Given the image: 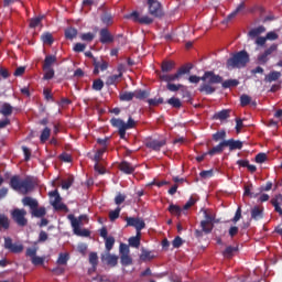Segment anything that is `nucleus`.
Segmentation results:
<instances>
[{
  "instance_id": "obj_1",
  "label": "nucleus",
  "mask_w": 282,
  "mask_h": 282,
  "mask_svg": "<svg viewBox=\"0 0 282 282\" xmlns=\"http://www.w3.org/2000/svg\"><path fill=\"white\" fill-rule=\"evenodd\" d=\"M199 80H203V83H204L198 88L200 94H206V96H210V95L215 94V91H217V88L213 85L221 84L224 80V77L215 74V72H213V70L205 72L202 77H199L197 75H191L188 77V82L194 85H197L199 83Z\"/></svg>"
},
{
  "instance_id": "obj_2",
  "label": "nucleus",
  "mask_w": 282,
  "mask_h": 282,
  "mask_svg": "<svg viewBox=\"0 0 282 282\" xmlns=\"http://www.w3.org/2000/svg\"><path fill=\"white\" fill-rule=\"evenodd\" d=\"M10 188L22 193V195H28L34 191V181L32 177L26 176L24 180L20 175H13L9 182Z\"/></svg>"
},
{
  "instance_id": "obj_3",
  "label": "nucleus",
  "mask_w": 282,
  "mask_h": 282,
  "mask_svg": "<svg viewBox=\"0 0 282 282\" xmlns=\"http://www.w3.org/2000/svg\"><path fill=\"white\" fill-rule=\"evenodd\" d=\"M250 63V55L247 51H240L227 59V69H241Z\"/></svg>"
},
{
  "instance_id": "obj_4",
  "label": "nucleus",
  "mask_w": 282,
  "mask_h": 282,
  "mask_svg": "<svg viewBox=\"0 0 282 282\" xmlns=\"http://www.w3.org/2000/svg\"><path fill=\"white\" fill-rule=\"evenodd\" d=\"M110 124L115 129H118L119 138L121 140H126L127 139V130L135 129L137 122H135V120H133V117H129L127 122H124V120H122V119L112 118L110 120Z\"/></svg>"
},
{
  "instance_id": "obj_5",
  "label": "nucleus",
  "mask_w": 282,
  "mask_h": 282,
  "mask_svg": "<svg viewBox=\"0 0 282 282\" xmlns=\"http://www.w3.org/2000/svg\"><path fill=\"white\" fill-rule=\"evenodd\" d=\"M68 219L70 220L72 228L74 230V234L77 235V237H89L91 232L89 229H80V223L83 221V216H79V218L74 217V215H69Z\"/></svg>"
},
{
  "instance_id": "obj_6",
  "label": "nucleus",
  "mask_w": 282,
  "mask_h": 282,
  "mask_svg": "<svg viewBox=\"0 0 282 282\" xmlns=\"http://www.w3.org/2000/svg\"><path fill=\"white\" fill-rule=\"evenodd\" d=\"M26 215H28V212L24 208L22 209L15 208L11 212L12 220L21 228H24V226H28V218H25Z\"/></svg>"
},
{
  "instance_id": "obj_7",
  "label": "nucleus",
  "mask_w": 282,
  "mask_h": 282,
  "mask_svg": "<svg viewBox=\"0 0 282 282\" xmlns=\"http://www.w3.org/2000/svg\"><path fill=\"white\" fill-rule=\"evenodd\" d=\"M204 217L205 219L200 221V228H203L205 235H210L215 228V216H213V214H208V210H204Z\"/></svg>"
},
{
  "instance_id": "obj_8",
  "label": "nucleus",
  "mask_w": 282,
  "mask_h": 282,
  "mask_svg": "<svg viewBox=\"0 0 282 282\" xmlns=\"http://www.w3.org/2000/svg\"><path fill=\"white\" fill-rule=\"evenodd\" d=\"M149 13L156 19H162L164 17V10L162 9V3L158 0H148Z\"/></svg>"
},
{
  "instance_id": "obj_9",
  "label": "nucleus",
  "mask_w": 282,
  "mask_h": 282,
  "mask_svg": "<svg viewBox=\"0 0 282 282\" xmlns=\"http://www.w3.org/2000/svg\"><path fill=\"white\" fill-rule=\"evenodd\" d=\"M126 19H132L134 23H140L141 25H151V23H153V18L149 15L140 17V13L138 11L129 13L128 15H126Z\"/></svg>"
},
{
  "instance_id": "obj_10",
  "label": "nucleus",
  "mask_w": 282,
  "mask_h": 282,
  "mask_svg": "<svg viewBox=\"0 0 282 282\" xmlns=\"http://www.w3.org/2000/svg\"><path fill=\"white\" fill-rule=\"evenodd\" d=\"M127 227L131 226L132 228H135V230H144L147 228V223H144V219L142 218H135V217H126Z\"/></svg>"
},
{
  "instance_id": "obj_11",
  "label": "nucleus",
  "mask_w": 282,
  "mask_h": 282,
  "mask_svg": "<svg viewBox=\"0 0 282 282\" xmlns=\"http://www.w3.org/2000/svg\"><path fill=\"white\" fill-rule=\"evenodd\" d=\"M145 147L147 149H152V151H161L162 147H166V139H147Z\"/></svg>"
},
{
  "instance_id": "obj_12",
  "label": "nucleus",
  "mask_w": 282,
  "mask_h": 282,
  "mask_svg": "<svg viewBox=\"0 0 282 282\" xmlns=\"http://www.w3.org/2000/svg\"><path fill=\"white\" fill-rule=\"evenodd\" d=\"M93 65L95 67L93 70V74H95V76H98L100 72H107V69H109V62L102 58L101 59L94 58Z\"/></svg>"
},
{
  "instance_id": "obj_13",
  "label": "nucleus",
  "mask_w": 282,
  "mask_h": 282,
  "mask_svg": "<svg viewBox=\"0 0 282 282\" xmlns=\"http://www.w3.org/2000/svg\"><path fill=\"white\" fill-rule=\"evenodd\" d=\"M51 197H55L54 200L52 202L53 208L55 210H67V205L61 203V194H58V189H55L53 192H50Z\"/></svg>"
},
{
  "instance_id": "obj_14",
  "label": "nucleus",
  "mask_w": 282,
  "mask_h": 282,
  "mask_svg": "<svg viewBox=\"0 0 282 282\" xmlns=\"http://www.w3.org/2000/svg\"><path fill=\"white\" fill-rule=\"evenodd\" d=\"M4 248L13 254H19L23 252V245H17L12 242V238H4Z\"/></svg>"
},
{
  "instance_id": "obj_15",
  "label": "nucleus",
  "mask_w": 282,
  "mask_h": 282,
  "mask_svg": "<svg viewBox=\"0 0 282 282\" xmlns=\"http://www.w3.org/2000/svg\"><path fill=\"white\" fill-rule=\"evenodd\" d=\"M99 41L102 45H107V43H113V35L109 32V29L104 28L99 31Z\"/></svg>"
},
{
  "instance_id": "obj_16",
  "label": "nucleus",
  "mask_w": 282,
  "mask_h": 282,
  "mask_svg": "<svg viewBox=\"0 0 282 282\" xmlns=\"http://www.w3.org/2000/svg\"><path fill=\"white\" fill-rule=\"evenodd\" d=\"M225 147H229V151H241L243 149V142L240 140L229 139L224 140Z\"/></svg>"
},
{
  "instance_id": "obj_17",
  "label": "nucleus",
  "mask_w": 282,
  "mask_h": 282,
  "mask_svg": "<svg viewBox=\"0 0 282 282\" xmlns=\"http://www.w3.org/2000/svg\"><path fill=\"white\" fill-rule=\"evenodd\" d=\"M101 261H106L107 265L116 268V265H118V256H113L108 251L106 254L101 256Z\"/></svg>"
},
{
  "instance_id": "obj_18",
  "label": "nucleus",
  "mask_w": 282,
  "mask_h": 282,
  "mask_svg": "<svg viewBox=\"0 0 282 282\" xmlns=\"http://www.w3.org/2000/svg\"><path fill=\"white\" fill-rule=\"evenodd\" d=\"M119 171H122V173H126V175H132V173H135V166L127 161H123L119 164Z\"/></svg>"
},
{
  "instance_id": "obj_19",
  "label": "nucleus",
  "mask_w": 282,
  "mask_h": 282,
  "mask_svg": "<svg viewBox=\"0 0 282 282\" xmlns=\"http://www.w3.org/2000/svg\"><path fill=\"white\" fill-rule=\"evenodd\" d=\"M228 118H230V109H223L214 113L212 117V119L220 120V122H224V120H228Z\"/></svg>"
},
{
  "instance_id": "obj_20",
  "label": "nucleus",
  "mask_w": 282,
  "mask_h": 282,
  "mask_svg": "<svg viewBox=\"0 0 282 282\" xmlns=\"http://www.w3.org/2000/svg\"><path fill=\"white\" fill-rule=\"evenodd\" d=\"M58 61L56 55H46L44 58V63L42 69H53L52 66Z\"/></svg>"
},
{
  "instance_id": "obj_21",
  "label": "nucleus",
  "mask_w": 282,
  "mask_h": 282,
  "mask_svg": "<svg viewBox=\"0 0 282 282\" xmlns=\"http://www.w3.org/2000/svg\"><path fill=\"white\" fill-rule=\"evenodd\" d=\"M226 147L225 141H221L216 147L207 151V154L213 158V155H221L224 153V148Z\"/></svg>"
},
{
  "instance_id": "obj_22",
  "label": "nucleus",
  "mask_w": 282,
  "mask_h": 282,
  "mask_svg": "<svg viewBox=\"0 0 282 282\" xmlns=\"http://www.w3.org/2000/svg\"><path fill=\"white\" fill-rule=\"evenodd\" d=\"M22 204H23V206H29V208H31L32 212L35 208H39V200L34 199L30 196H25L24 198H22Z\"/></svg>"
},
{
  "instance_id": "obj_23",
  "label": "nucleus",
  "mask_w": 282,
  "mask_h": 282,
  "mask_svg": "<svg viewBox=\"0 0 282 282\" xmlns=\"http://www.w3.org/2000/svg\"><path fill=\"white\" fill-rule=\"evenodd\" d=\"M251 219H253L254 221L263 219V207L254 206L251 209Z\"/></svg>"
},
{
  "instance_id": "obj_24",
  "label": "nucleus",
  "mask_w": 282,
  "mask_h": 282,
  "mask_svg": "<svg viewBox=\"0 0 282 282\" xmlns=\"http://www.w3.org/2000/svg\"><path fill=\"white\" fill-rule=\"evenodd\" d=\"M263 32H265V26L260 25L256 29H251L248 32V36H249V39H259V35L263 34Z\"/></svg>"
},
{
  "instance_id": "obj_25",
  "label": "nucleus",
  "mask_w": 282,
  "mask_h": 282,
  "mask_svg": "<svg viewBox=\"0 0 282 282\" xmlns=\"http://www.w3.org/2000/svg\"><path fill=\"white\" fill-rule=\"evenodd\" d=\"M160 80H163L164 83H173L175 80H180V75L177 73L173 75H167V74H160L159 75Z\"/></svg>"
},
{
  "instance_id": "obj_26",
  "label": "nucleus",
  "mask_w": 282,
  "mask_h": 282,
  "mask_svg": "<svg viewBox=\"0 0 282 282\" xmlns=\"http://www.w3.org/2000/svg\"><path fill=\"white\" fill-rule=\"evenodd\" d=\"M1 230H10V218L6 214H0V232Z\"/></svg>"
},
{
  "instance_id": "obj_27",
  "label": "nucleus",
  "mask_w": 282,
  "mask_h": 282,
  "mask_svg": "<svg viewBox=\"0 0 282 282\" xmlns=\"http://www.w3.org/2000/svg\"><path fill=\"white\" fill-rule=\"evenodd\" d=\"M12 111H14V108L12 107V105L8 102L2 104L0 108L1 116H4V118H8L12 113Z\"/></svg>"
},
{
  "instance_id": "obj_28",
  "label": "nucleus",
  "mask_w": 282,
  "mask_h": 282,
  "mask_svg": "<svg viewBox=\"0 0 282 282\" xmlns=\"http://www.w3.org/2000/svg\"><path fill=\"white\" fill-rule=\"evenodd\" d=\"M174 68H175V62L173 61L162 62L161 69L163 74H169V72H173Z\"/></svg>"
},
{
  "instance_id": "obj_29",
  "label": "nucleus",
  "mask_w": 282,
  "mask_h": 282,
  "mask_svg": "<svg viewBox=\"0 0 282 282\" xmlns=\"http://www.w3.org/2000/svg\"><path fill=\"white\" fill-rule=\"evenodd\" d=\"M133 98H134V93H131V91H123L119 94V100H121V102H131Z\"/></svg>"
},
{
  "instance_id": "obj_30",
  "label": "nucleus",
  "mask_w": 282,
  "mask_h": 282,
  "mask_svg": "<svg viewBox=\"0 0 282 282\" xmlns=\"http://www.w3.org/2000/svg\"><path fill=\"white\" fill-rule=\"evenodd\" d=\"M281 78V73L273 70L264 77L265 83H274Z\"/></svg>"
},
{
  "instance_id": "obj_31",
  "label": "nucleus",
  "mask_w": 282,
  "mask_h": 282,
  "mask_svg": "<svg viewBox=\"0 0 282 282\" xmlns=\"http://www.w3.org/2000/svg\"><path fill=\"white\" fill-rule=\"evenodd\" d=\"M223 89H230V87H238L239 79H227L225 82H220Z\"/></svg>"
},
{
  "instance_id": "obj_32",
  "label": "nucleus",
  "mask_w": 282,
  "mask_h": 282,
  "mask_svg": "<svg viewBox=\"0 0 282 282\" xmlns=\"http://www.w3.org/2000/svg\"><path fill=\"white\" fill-rule=\"evenodd\" d=\"M78 36V30L74 28H68L65 30V37L68 39V41H74Z\"/></svg>"
},
{
  "instance_id": "obj_33",
  "label": "nucleus",
  "mask_w": 282,
  "mask_h": 282,
  "mask_svg": "<svg viewBox=\"0 0 282 282\" xmlns=\"http://www.w3.org/2000/svg\"><path fill=\"white\" fill-rule=\"evenodd\" d=\"M169 213H171V215H175V217H182V207L171 204L167 208Z\"/></svg>"
},
{
  "instance_id": "obj_34",
  "label": "nucleus",
  "mask_w": 282,
  "mask_h": 282,
  "mask_svg": "<svg viewBox=\"0 0 282 282\" xmlns=\"http://www.w3.org/2000/svg\"><path fill=\"white\" fill-rule=\"evenodd\" d=\"M116 245V238L113 236H109L108 238H105V246L107 252H111L113 250V246Z\"/></svg>"
},
{
  "instance_id": "obj_35",
  "label": "nucleus",
  "mask_w": 282,
  "mask_h": 282,
  "mask_svg": "<svg viewBox=\"0 0 282 282\" xmlns=\"http://www.w3.org/2000/svg\"><path fill=\"white\" fill-rule=\"evenodd\" d=\"M191 69H193V64H186V65L182 66L181 68H178L176 74L181 78L182 76H184V74H191Z\"/></svg>"
},
{
  "instance_id": "obj_36",
  "label": "nucleus",
  "mask_w": 282,
  "mask_h": 282,
  "mask_svg": "<svg viewBox=\"0 0 282 282\" xmlns=\"http://www.w3.org/2000/svg\"><path fill=\"white\" fill-rule=\"evenodd\" d=\"M122 78V74H118V75H110L107 77L106 79V85L108 87H111V85H116V83H118V79Z\"/></svg>"
},
{
  "instance_id": "obj_37",
  "label": "nucleus",
  "mask_w": 282,
  "mask_h": 282,
  "mask_svg": "<svg viewBox=\"0 0 282 282\" xmlns=\"http://www.w3.org/2000/svg\"><path fill=\"white\" fill-rule=\"evenodd\" d=\"M50 135H52V130L46 127V128L42 131V133H41V135H40V141H41L42 143L47 142V141L50 140Z\"/></svg>"
},
{
  "instance_id": "obj_38",
  "label": "nucleus",
  "mask_w": 282,
  "mask_h": 282,
  "mask_svg": "<svg viewBox=\"0 0 282 282\" xmlns=\"http://www.w3.org/2000/svg\"><path fill=\"white\" fill-rule=\"evenodd\" d=\"M41 39L45 45H52L54 43V36L50 32L42 34Z\"/></svg>"
},
{
  "instance_id": "obj_39",
  "label": "nucleus",
  "mask_w": 282,
  "mask_h": 282,
  "mask_svg": "<svg viewBox=\"0 0 282 282\" xmlns=\"http://www.w3.org/2000/svg\"><path fill=\"white\" fill-rule=\"evenodd\" d=\"M68 261H69V254L68 253H59L56 263H57V265H67Z\"/></svg>"
},
{
  "instance_id": "obj_40",
  "label": "nucleus",
  "mask_w": 282,
  "mask_h": 282,
  "mask_svg": "<svg viewBox=\"0 0 282 282\" xmlns=\"http://www.w3.org/2000/svg\"><path fill=\"white\" fill-rule=\"evenodd\" d=\"M33 217H45V215H47V212L45 210V207H35V209H33L32 212Z\"/></svg>"
},
{
  "instance_id": "obj_41",
  "label": "nucleus",
  "mask_w": 282,
  "mask_h": 282,
  "mask_svg": "<svg viewBox=\"0 0 282 282\" xmlns=\"http://www.w3.org/2000/svg\"><path fill=\"white\" fill-rule=\"evenodd\" d=\"M237 250H239V248L229 246L225 249V252H223V257H225L226 259H230L232 258V253L237 252Z\"/></svg>"
},
{
  "instance_id": "obj_42",
  "label": "nucleus",
  "mask_w": 282,
  "mask_h": 282,
  "mask_svg": "<svg viewBox=\"0 0 282 282\" xmlns=\"http://www.w3.org/2000/svg\"><path fill=\"white\" fill-rule=\"evenodd\" d=\"M89 263L96 270L98 267V253L97 252H90L89 253Z\"/></svg>"
},
{
  "instance_id": "obj_43",
  "label": "nucleus",
  "mask_w": 282,
  "mask_h": 282,
  "mask_svg": "<svg viewBox=\"0 0 282 282\" xmlns=\"http://www.w3.org/2000/svg\"><path fill=\"white\" fill-rule=\"evenodd\" d=\"M133 94L137 100H147V98H149V93L147 90H135Z\"/></svg>"
},
{
  "instance_id": "obj_44",
  "label": "nucleus",
  "mask_w": 282,
  "mask_h": 282,
  "mask_svg": "<svg viewBox=\"0 0 282 282\" xmlns=\"http://www.w3.org/2000/svg\"><path fill=\"white\" fill-rule=\"evenodd\" d=\"M213 140L214 142H219V140H226V130H220L217 131L216 133L213 134Z\"/></svg>"
},
{
  "instance_id": "obj_45",
  "label": "nucleus",
  "mask_w": 282,
  "mask_h": 282,
  "mask_svg": "<svg viewBox=\"0 0 282 282\" xmlns=\"http://www.w3.org/2000/svg\"><path fill=\"white\" fill-rule=\"evenodd\" d=\"M105 87V82H102V79H95L93 82V89L95 91H102V88Z\"/></svg>"
},
{
  "instance_id": "obj_46",
  "label": "nucleus",
  "mask_w": 282,
  "mask_h": 282,
  "mask_svg": "<svg viewBox=\"0 0 282 282\" xmlns=\"http://www.w3.org/2000/svg\"><path fill=\"white\" fill-rule=\"evenodd\" d=\"M167 105H171L174 109H180L182 107V101L180 98L172 97L167 100Z\"/></svg>"
},
{
  "instance_id": "obj_47",
  "label": "nucleus",
  "mask_w": 282,
  "mask_h": 282,
  "mask_svg": "<svg viewBox=\"0 0 282 282\" xmlns=\"http://www.w3.org/2000/svg\"><path fill=\"white\" fill-rule=\"evenodd\" d=\"M101 22L104 25H111L113 23V17L110 13H104L101 15Z\"/></svg>"
},
{
  "instance_id": "obj_48",
  "label": "nucleus",
  "mask_w": 282,
  "mask_h": 282,
  "mask_svg": "<svg viewBox=\"0 0 282 282\" xmlns=\"http://www.w3.org/2000/svg\"><path fill=\"white\" fill-rule=\"evenodd\" d=\"M122 208L117 207L115 210L109 212V219L110 221H116L120 217V212Z\"/></svg>"
},
{
  "instance_id": "obj_49",
  "label": "nucleus",
  "mask_w": 282,
  "mask_h": 282,
  "mask_svg": "<svg viewBox=\"0 0 282 282\" xmlns=\"http://www.w3.org/2000/svg\"><path fill=\"white\" fill-rule=\"evenodd\" d=\"M107 152V148H101L96 151L95 156H94V162H100L102 160V156Z\"/></svg>"
},
{
  "instance_id": "obj_50",
  "label": "nucleus",
  "mask_w": 282,
  "mask_h": 282,
  "mask_svg": "<svg viewBox=\"0 0 282 282\" xmlns=\"http://www.w3.org/2000/svg\"><path fill=\"white\" fill-rule=\"evenodd\" d=\"M43 72H44L43 80H52V78H54V75H55L54 68H46V69H43Z\"/></svg>"
},
{
  "instance_id": "obj_51",
  "label": "nucleus",
  "mask_w": 282,
  "mask_h": 282,
  "mask_svg": "<svg viewBox=\"0 0 282 282\" xmlns=\"http://www.w3.org/2000/svg\"><path fill=\"white\" fill-rule=\"evenodd\" d=\"M251 100H252L251 96H248L246 94L241 95L240 96V105H241V107H248V105H250Z\"/></svg>"
},
{
  "instance_id": "obj_52",
  "label": "nucleus",
  "mask_w": 282,
  "mask_h": 282,
  "mask_svg": "<svg viewBox=\"0 0 282 282\" xmlns=\"http://www.w3.org/2000/svg\"><path fill=\"white\" fill-rule=\"evenodd\" d=\"M72 184H74V176H69L66 181H63V191H69V188H72Z\"/></svg>"
},
{
  "instance_id": "obj_53",
  "label": "nucleus",
  "mask_w": 282,
  "mask_h": 282,
  "mask_svg": "<svg viewBox=\"0 0 282 282\" xmlns=\"http://www.w3.org/2000/svg\"><path fill=\"white\" fill-rule=\"evenodd\" d=\"M181 96L182 98H185L186 102H189L191 100V91H188V88L186 86L181 87Z\"/></svg>"
},
{
  "instance_id": "obj_54",
  "label": "nucleus",
  "mask_w": 282,
  "mask_h": 282,
  "mask_svg": "<svg viewBox=\"0 0 282 282\" xmlns=\"http://www.w3.org/2000/svg\"><path fill=\"white\" fill-rule=\"evenodd\" d=\"M127 199V195L122 193H118L115 197V204L117 206H120V204H124V200Z\"/></svg>"
},
{
  "instance_id": "obj_55",
  "label": "nucleus",
  "mask_w": 282,
  "mask_h": 282,
  "mask_svg": "<svg viewBox=\"0 0 282 282\" xmlns=\"http://www.w3.org/2000/svg\"><path fill=\"white\" fill-rule=\"evenodd\" d=\"M133 263V259L129 254L121 256V264L123 265H131Z\"/></svg>"
},
{
  "instance_id": "obj_56",
  "label": "nucleus",
  "mask_w": 282,
  "mask_h": 282,
  "mask_svg": "<svg viewBox=\"0 0 282 282\" xmlns=\"http://www.w3.org/2000/svg\"><path fill=\"white\" fill-rule=\"evenodd\" d=\"M269 55H267L264 52L260 55H258V63L259 65H265L268 63V61H270V57H268Z\"/></svg>"
},
{
  "instance_id": "obj_57",
  "label": "nucleus",
  "mask_w": 282,
  "mask_h": 282,
  "mask_svg": "<svg viewBox=\"0 0 282 282\" xmlns=\"http://www.w3.org/2000/svg\"><path fill=\"white\" fill-rule=\"evenodd\" d=\"M128 243L131 248H140V238H134V236H132L129 238Z\"/></svg>"
},
{
  "instance_id": "obj_58",
  "label": "nucleus",
  "mask_w": 282,
  "mask_h": 282,
  "mask_svg": "<svg viewBox=\"0 0 282 282\" xmlns=\"http://www.w3.org/2000/svg\"><path fill=\"white\" fill-rule=\"evenodd\" d=\"M41 21H43V17L33 18L30 20V28H39L41 25Z\"/></svg>"
},
{
  "instance_id": "obj_59",
  "label": "nucleus",
  "mask_w": 282,
  "mask_h": 282,
  "mask_svg": "<svg viewBox=\"0 0 282 282\" xmlns=\"http://www.w3.org/2000/svg\"><path fill=\"white\" fill-rule=\"evenodd\" d=\"M141 261H148L153 259V256H151V251L142 249V253L140 256Z\"/></svg>"
},
{
  "instance_id": "obj_60",
  "label": "nucleus",
  "mask_w": 282,
  "mask_h": 282,
  "mask_svg": "<svg viewBox=\"0 0 282 282\" xmlns=\"http://www.w3.org/2000/svg\"><path fill=\"white\" fill-rule=\"evenodd\" d=\"M166 87H167L169 91H180L182 89V87H184V85H182V84L175 85V84L169 83L166 85Z\"/></svg>"
},
{
  "instance_id": "obj_61",
  "label": "nucleus",
  "mask_w": 282,
  "mask_h": 282,
  "mask_svg": "<svg viewBox=\"0 0 282 282\" xmlns=\"http://www.w3.org/2000/svg\"><path fill=\"white\" fill-rule=\"evenodd\" d=\"M96 35H94V33L88 32V33H84L82 34L80 39L82 41H87L88 43H91V41H94Z\"/></svg>"
},
{
  "instance_id": "obj_62",
  "label": "nucleus",
  "mask_w": 282,
  "mask_h": 282,
  "mask_svg": "<svg viewBox=\"0 0 282 282\" xmlns=\"http://www.w3.org/2000/svg\"><path fill=\"white\" fill-rule=\"evenodd\" d=\"M31 262H32L33 265H43V263H45V258L35 256V257L31 260Z\"/></svg>"
},
{
  "instance_id": "obj_63",
  "label": "nucleus",
  "mask_w": 282,
  "mask_h": 282,
  "mask_svg": "<svg viewBox=\"0 0 282 282\" xmlns=\"http://www.w3.org/2000/svg\"><path fill=\"white\" fill-rule=\"evenodd\" d=\"M265 160H268V155L265 153H258L256 155L257 164H263V162H265Z\"/></svg>"
},
{
  "instance_id": "obj_64",
  "label": "nucleus",
  "mask_w": 282,
  "mask_h": 282,
  "mask_svg": "<svg viewBox=\"0 0 282 282\" xmlns=\"http://www.w3.org/2000/svg\"><path fill=\"white\" fill-rule=\"evenodd\" d=\"M271 204L274 207L275 213H279V215L282 217V208H281V205H279V200L272 199Z\"/></svg>"
}]
</instances>
